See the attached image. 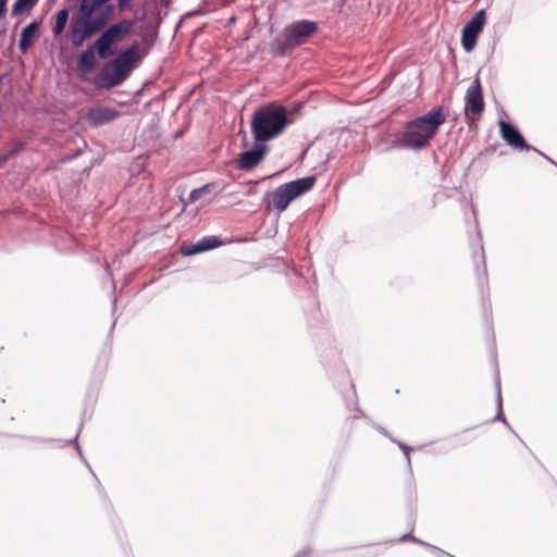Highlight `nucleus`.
Segmentation results:
<instances>
[{"label":"nucleus","instance_id":"f3484780","mask_svg":"<svg viewBox=\"0 0 557 557\" xmlns=\"http://www.w3.org/2000/svg\"><path fill=\"white\" fill-rule=\"evenodd\" d=\"M39 0H15L12 5L11 15H20L24 11H30Z\"/></svg>","mask_w":557,"mask_h":557},{"label":"nucleus","instance_id":"aec40b11","mask_svg":"<svg viewBox=\"0 0 557 557\" xmlns=\"http://www.w3.org/2000/svg\"><path fill=\"white\" fill-rule=\"evenodd\" d=\"M8 1L9 0H0V18L7 13L8 11Z\"/></svg>","mask_w":557,"mask_h":557},{"label":"nucleus","instance_id":"412c9836","mask_svg":"<svg viewBox=\"0 0 557 557\" xmlns=\"http://www.w3.org/2000/svg\"><path fill=\"white\" fill-rule=\"evenodd\" d=\"M133 0H117V5L121 11L127 9Z\"/></svg>","mask_w":557,"mask_h":557},{"label":"nucleus","instance_id":"4468645a","mask_svg":"<svg viewBox=\"0 0 557 557\" xmlns=\"http://www.w3.org/2000/svg\"><path fill=\"white\" fill-rule=\"evenodd\" d=\"M38 28H39V22H37V21H33L32 23H29L28 25H26L23 28V30L21 33L20 44H18V48L22 52L27 51L33 39L37 35Z\"/></svg>","mask_w":557,"mask_h":557},{"label":"nucleus","instance_id":"6ab92c4d","mask_svg":"<svg viewBox=\"0 0 557 557\" xmlns=\"http://www.w3.org/2000/svg\"><path fill=\"white\" fill-rule=\"evenodd\" d=\"M143 42H144V47L143 48H150V46L153 44V38L149 35V34H146L143 36Z\"/></svg>","mask_w":557,"mask_h":557},{"label":"nucleus","instance_id":"7ed1b4c3","mask_svg":"<svg viewBox=\"0 0 557 557\" xmlns=\"http://www.w3.org/2000/svg\"><path fill=\"white\" fill-rule=\"evenodd\" d=\"M147 54L148 48L133 44L99 72L96 84L106 88L120 85Z\"/></svg>","mask_w":557,"mask_h":557},{"label":"nucleus","instance_id":"9b49d317","mask_svg":"<svg viewBox=\"0 0 557 557\" xmlns=\"http://www.w3.org/2000/svg\"><path fill=\"white\" fill-rule=\"evenodd\" d=\"M500 135L502 138L511 147L516 149H525L530 150L531 146H529L520 132L510 123L500 121L499 122Z\"/></svg>","mask_w":557,"mask_h":557},{"label":"nucleus","instance_id":"b1692460","mask_svg":"<svg viewBox=\"0 0 557 557\" xmlns=\"http://www.w3.org/2000/svg\"><path fill=\"white\" fill-rule=\"evenodd\" d=\"M308 554V552H300L295 557H306Z\"/></svg>","mask_w":557,"mask_h":557},{"label":"nucleus","instance_id":"4be33fe9","mask_svg":"<svg viewBox=\"0 0 557 557\" xmlns=\"http://www.w3.org/2000/svg\"><path fill=\"white\" fill-rule=\"evenodd\" d=\"M398 444H399V447L401 448V450L404 451V454L406 455L408 462H410V448L404 443H398Z\"/></svg>","mask_w":557,"mask_h":557},{"label":"nucleus","instance_id":"2eb2a0df","mask_svg":"<svg viewBox=\"0 0 557 557\" xmlns=\"http://www.w3.org/2000/svg\"><path fill=\"white\" fill-rule=\"evenodd\" d=\"M95 50L92 44L79 54L77 66L81 72L90 73L94 70L96 63Z\"/></svg>","mask_w":557,"mask_h":557},{"label":"nucleus","instance_id":"f8f14e48","mask_svg":"<svg viewBox=\"0 0 557 557\" xmlns=\"http://www.w3.org/2000/svg\"><path fill=\"white\" fill-rule=\"evenodd\" d=\"M120 115V112L109 107H96L91 108L87 113V121L91 126H101Z\"/></svg>","mask_w":557,"mask_h":557},{"label":"nucleus","instance_id":"a211bd4d","mask_svg":"<svg viewBox=\"0 0 557 557\" xmlns=\"http://www.w3.org/2000/svg\"><path fill=\"white\" fill-rule=\"evenodd\" d=\"M206 186L202 187V188H197V189H193L189 194V200L193 202V201H196L200 195L202 194V191L205 190Z\"/></svg>","mask_w":557,"mask_h":557},{"label":"nucleus","instance_id":"bb28decb","mask_svg":"<svg viewBox=\"0 0 557 557\" xmlns=\"http://www.w3.org/2000/svg\"><path fill=\"white\" fill-rule=\"evenodd\" d=\"M407 537H408V535H404L401 540L405 541V540H407Z\"/></svg>","mask_w":557,"mask_h":557},{"label":"nucleus","instance_id":"f03ea898","mask_svg":"<svg viewBox=\"0 0 557 557\" xmlns=\"http://www.w3.org/2000/svg\"><path fill=\"white\" fill-rule=\"evenodd\" d=\"M289 124L286 109L275 102L257 109L251 116V133L256 141L267 143L280 136Z\"/></svg>","mask_w":557,"mask_h":557},{"label":"nucleus","instance_id":"9d476101","mask_svg":"<svg viewBox=\"0 0 557 557\" xmlns=\"http://www.w3.org/2000/svg\"><path fill=\"white\" fill-rule=\"evenodd\" d=\"M466 106L465 111L473 115H480L484 110V100L482 87L479 78H475L468 87L466 92Z\"/></svg>","mask_w":557,"mask_h":557},{"label":"nucleus","instance_id":"423d86ee","mask_svg":"<svg viewBox=\"0 0 557 557\" xmlns=\"http://www.w3.org/2000/svg\"><path fill=\"white\" fill-rule=\"evenodd\" d=\"M314 184L315 177L307 176L280 185L272 194L274 208L278 212L285 211L294 199L309 191Z\"/></svg>","mask_w":557,"mask_h":557},{"label":"nucleus","instance_id":"20e7f679","mask_svg":"<svg viewBox=\"0 0 557 557\" xmlns=\"http://www.w3.org/2000/svg\"><path fill=\"white\" fill-rule=\"evenodd\" d=\"M446 121V114L442 108H434L421 117L407 123L400 138L404 147L422 149L435 136L441 125Z\"/></svg>","mask_w":557,"mask_h":557},{"label":"nucleus","instance_id":"5701e85b","mask_svg":"<svg viewBox=\"0 0 557 557\" xmlns=\"http://www.w3.org/2000/svg\"><path fill=\"white\" fill-rule=\"evenodd\" d=\"M308 554V552H300L295 557H306Z\"/></svg>","mask_w":557,"mask_h":557},{"label":"nucleus","instance_id":"393cba45","mask_svg":"<svg viewBox=\"0 0 557 557\" xmlns=\"http://www.w3.org/2000/svg\"><path fill=\"white\" fill-rule=\"evenodd\" d=\"M500 398H502V395H500V393L498 392V404H499V408H502V400H500Z\"/></svg>","mask_w":557,"mask_h":557},{"label":"nucleus","instance_id":"a878e982","mask_svg":"<svg viewBox=\"0 0 557 557\" xmlns=\"http://www.w3.org/2000/svg\"><path fill=\"white\" fill-rule=\"evenodd\" d=\"M496 419L505 421V419L503 418V416L500 413L497 416Z\"/></svg>","mask_w":557,"mask_h":557},{"label":"nucleus","instance_id":"0eeeda50","mask_svg":"<svg viewBox=\"0 0 557 557\" xmlns=\"http://www.w3.org/2000/svg\"><path fill=\"white\" fill-rule=\"evenodd\" d=\"M134 21L122 20L102 32L94 42L97 54L100 59H108L114 53L112 45L123 40L133 29Z\"/></svg>","mask_w":557,"mask_h":557},{"label":"nucleus","instance_id":"dca6fc26","mask_svg":"<svg viewBox=\"0 0 557 557\" xmlns=\"http://www.w3.org/2000/svg\"><path fill=\"white\" fill-rule=\"evenodd\" d=\"M69 15H70V12L66 8L60 10L55 14V22H54V25L52 28L54 36H59L64 32L67 21H69Z\"/></svg>","mask_w":557,"mask_h":557},{"label":"nucleus","instance_id":"ddd939ff","mask_svg":"<svg viewBox=\"0 0 557 557\" xmlns=\"http://www.w3.org/2000/svg\"><path fill=\"white\" fill-rule=\"evenodd\" d=\"M221 245V239L216 236H205L199 239L196 244H191L188 247L183 246L182 252L185 256L196 255L209 249L216 248Z\"/></svg>","mask_w":557,"mask_h":557},{"label":"nucleus","instance_id":"1a4fd4ad","mask_svg":"<svg viewBox=\"0 0 557 557\" xmlns=\"http://www.w3.org/2000/svg\"><path fill=\"white\" fill-rule=\"evenodd\" d=\"M269 146L263 141H256L253 147L243 152L237 160V168L243 171H249L256 168L265 157Z\"/></svg>","mask_w":557,"mask_h":557},{"label":"nucleus","instance_id":"39448f33","mask_svg":"<svg viewBox=\"0 0 557 557\" xmlns=\"http://www.w3.org/2000/svg\"><path fill=\"white\" fill-rule=\"evenodd\" d=\"M318 30V23L309 20L296 21L284 27L272 41L275 54L285 55L296 47L304 45Z\"/></svg>","mask_w":557,"mask_h":557},{"label":"nucleus","instance_id":"6e6552de","mask_svg":"<svg viewBox=\"0 0 557 557\" xmlns=\"http://www.w3.org/2000/svg\"><path fill=\"white\" fill-rule=\"evenodd\" d=\"M486 23L485 10L478 11L469 22L462 28L461 44L467 52L474 49L476 45V38L482 33Z\"/></svg>","mask_w":557,"mask_h":557},{"label":"nucleus","instance_id":"f257e3e1","mask_svg":"<svg viewBox=\"0 0 557 557\" xmlns=\"http://www.w3.org/2000/svg\"><path fill=\"white\" fill-rule=\"evenodd\" d=\"M110 0H81L76 14L72 15L69 38L79 48L85 40L101 32L114 15Z\"/></svg>","mask_w":557,"mask_h":557}]
</instances>
